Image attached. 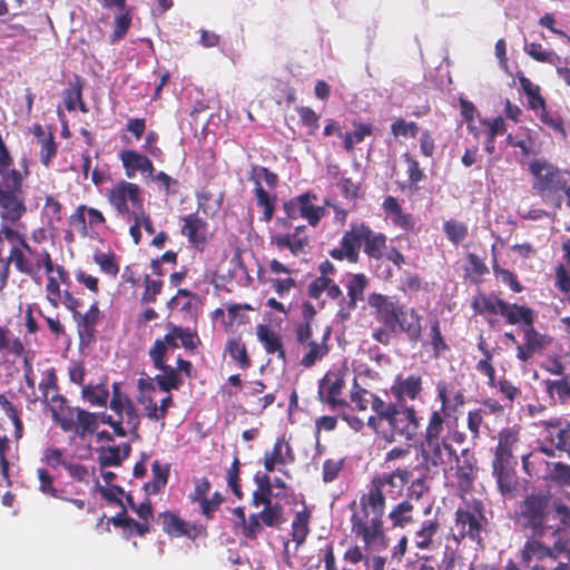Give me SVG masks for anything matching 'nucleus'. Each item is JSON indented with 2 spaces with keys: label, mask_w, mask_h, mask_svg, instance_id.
<instances>
[{
  "label": "nucleus",
  "mask_w": 570,
  "mask_h": 570,
  "mask_svg": "<svg viewBox=\"0 0 570 570\" xmlns=\"http://www.w3.org/2000/svg\"><path fill=\"white\" fill-rule=\"evenodd\" d=\"M367 286V278L363 274L353 275L347 283L348 301L342 299L338 316L343 320L350 317L351 311L356 307V303L363 299L364 291Z\"/></svg>",
  "instance_id": "12"
},
{
  "label": "nucleus",
  "mask_w": 570,
  "mask_h": 570,
  "mask_svg": "<svg viewBox=\"0 0 570 570\" xmlns=\"http://www.w3.org/2000/svg\"><path fill=\"white\" fill-rule=\"evenodd\" d=\"M98 462L101 468L120 465L122 462L121 446H101L98 450Z\"/></svg>",
  "instance_id": "36"
},
{
  "label": "nucleus",
  "mask_w": 570,
  "mask_h": 570,
  "mask_svg": "<svg viewBox=\"0 0 570 570\" xmlns=\"http://www.w3.org/2000/svg\"><path fill=\"white\" fill-rule=\"evenodd\" d=\"M308 236L305 234V226L295 227L293 233H277L271 235V245L278 252L288 249L293 256L306 254L308 247Z\"/></svg>",
  "instance_id": "11"
},
{
  "label": "nucleus",
  "mask_w": 570,
  "mask_h": 570,
  "mask_svg": "<svg viewBox=\"0 0 570 570\" xmlns=\"http://www.w3.org/2000/svg\"><path fill=\"white\" fill-rule=\"evenodd\" d=\"M157 370L161 373L156 375L155 380L161 391L169 392L170 390H178L183 384L180 374L173 366L165 363L164 368Z\"/></svg>",
  "instance_id": "26"
},
{
  "label": "nucleus",
  "mask_w": 570,
  "mask_h": 570,
  "mask_svg": "<svg viewBox=\"0 0 570 570\" xmlns=\"http://www.w3.org/2000/svg\"><path fill=\"white\" fill-rule=\"evenodd\" d=\"M0 218H1L0 242L2 239H7L12 244V246L20 245V240H24V238L17 230H14L11 227V225L17 224L20 219H17L14 222H9V220H6L1 215H0Z\"/></svg>",
  "instance_id": "51"
},
{
  "label": "nucleus",
  "mask_w": 570,
  "mask_h": 570,
  "mask_svg": "<svg viewBox=\"0 0 570 570\" xmlns=\"http://www.w3.org/2000/svg\"><path fill=\"white\" fill-rule=\"evenodd\" d=\"M431 344L433 347L434 355L436 357H439L444 351L449 348L448 344L445 343V340L441 334L438 321H434V323L431 326Z\"/></svg>",
  "instance_id": "58"
},
{
  "label": "nucleus",
  "mask_w": 570,
  "mask_h": 570,
  "mask_svg": "<svg viewBox=\"0 0 570 570\" xmlns=\"http://www.w3.org/2000/svg\"><path fill=\"white\" fill-rule=\"evenodd\" d=\"M546 391L550 396L557 394L561 403L570 399V383L567 377L561 380H547Z\"/></svg>",
  "instance_id": "37"
},
{
  "label": "nucleus",
  "mask_w": 570,
  "mask_h": 570,
  "mask_svg": "<svg viewBox=\"0 0 570 570\" xmlns=\"http://www.w3.org/2000/svg\"><path fill=\"white\" fill-rule=\"evenodd\" d=\"M456 460L458 487L462 492H469L472 489L475 472V461L469 450H463L461 456H454Z\"/></svg>",
  "instance_id": "13"
},
{
  "label": "nucleus",
  "mask_w": 570,
  "mask_h": 570,
  "mask_svg": "<svg viewBox=\"0 0 570 570\" xmlns=\"http://www.w3.org/2000/svg\"><path fill=\"white\" fill-rule=\"evenodd\" d=\"M352 531L361 537L367 549L381 550L385 548V538L382 528V518L365 514H353Z\"/></svg>",
  "instance_id": "5"
},
{
  "label": "nucleus",
  "mask_w": 570,
  "mask_h": 570,
  "mask_svg": "<svg viewBox=\"0 0 570 570\" xmlns=\"http://www.w3.org/2000/svg\"><path fill=\"white\" fill-rule=\"evenodd\" d=\"M368 304L376 311L377 321L382 322L393 334L397 333V316L401 311L397 302L390 296L372 294Z\"/></svg>",
  "instance_id": "10"
},
{
  "label": "nucleus",
  "mask_w": 570,
  "mask_h": 570,
  "mask_svg": "<svg viewBox=\"0 0 570 570\" xmlns=\"http://www.w3.org/2000/svg\"><path fill=\"white\" fill-rule=\"evenodd\" d=\"M279 464H284L286 462L285 456L288 458L289 462L294 461V455L292 452V448L288 443L284 442V439H277L275 442L272 452H269Z\"/></svg>",
  "instance_id": "57"
},
{
  "label": "nucleus",
  "mask_w": 570,
  "mask_h": 570,
  "mask_svg": "<svg viewBox=\"0 0 570 570\" xmlns=\"http://www.w3.org/2000/svg\"><path fill=\"white\" fill-rule=\"evenodd\" d=\"M154 479L151 482L145 484V489L148 494H155L160 491L167 483L168 469L163 468L158 461H155L151 465Z\"/></svg>",
  "instance_id": "35"
},
{
  "label": "nucleus",
  "mask_w": 570,
  "mask_h": 570,
  "mask_svg": "<svg viewBox=\"0 0 570 570\" xmlns=\"http://www.w3.org/2000/svg\"><path fill=\"white\" fill-rule=\"evenodd\" d=\"M444 232L449 239L454 244L462 242L468 235V228L464 224L458 222H446Z\"/></svg>",
  "instance_id": "54"
},
{
  "label": "nucleus",
  "mask_w": 570,
  "mask_h": 570,
  "mask_svg": "<svg viewBox=\"0 0 570 570\" xmlns=\"http://www.w3.org/2000/svg\"><path fill=\"white\" fill-rule=\"evenodd\" d=\"M312 199H315V196L309 193H305V200L301 217L307 219L312 226H315L323 217L324 208L313 205Z\"/></svg>",
  "instance_id": "40"
},
{
  "label": "nucleus",
  "mask_w": 570,
  "mask_h": 570,
  "mask_svg": "<svg viewBox=\"0 0 570 570\" xmlns=\"http://www.w3.org/2000/svg\"><path fill=\"white\" fill-rule=\"evenodd\" d=\"M120 160L129 178L135 177L137 171L147 173L149 176L153 175L154 166L150 159L135 150H122L120 153Z\"/></svg>",
  "instance_id": "15"
},
{
  "label": "nucleus",
  "mask_w": 570,
  "mask_h": 570,
  "mask_svg": "<svg viewBox=\"0 0 570 570\" xmlns=\"http://www.w3.org/2000/svg\"><path fill=\"white\" fill-rule=\"evenodd\" d=\"M99 309L97 303H94L85 314L75 312L73 318L77 322L80 335L85 332L90 334L98 322Z\"/></svg>",
  "instance_id": "31"
},
{
  "label": "nucleus",
  "mask_w": 570,
  "mask_h": 570,
  "mask_svg": "<svg viewBox=\"0 0 570 570\" xmlns=\"http://www.w3.org/2000/svg\"><path fill=\"white\" fill-rule=\"evenodd\" d=\"M500 315L505 317L510 324L523 322L524 326H527L533 323L532 309L517 304H501Z\"/></svg>",
  "instance_id": "23"
},
{
  "label": "nucleus",
  "mask_w": 570,
  "mask_h": 570,
  "mask_svg": "<svg viewBox=\"0 0 570 570\" xmlns=\"http://www.w3.org/2000/svg\"><path fill=\"white\" fill-rule=\"evenodd\" d=\"M363 246L364 253L368 257L380 259L383 257V252L386 247V237L382 233L373 232L368 226L364 224Z\"/></svg>",
  "instance_id": "20"
},
{
  "label": "nucleus",
  "mask_w": 570,
  "mask_h": 570,
  "mask_svg": "<svg viewBox=\"0 0 570 570\" xmlns=\"http://www.w3.org/2000/svg\"><path fill=\"white\" fill-rule=\"evenodd\" d=\"M330 335V328L326 330L321 342L314 341L303 346L306 350L305 355L301 360V364L305 367L313 366L318 360H322L328 352L326 340Z\"/></svg>",
  "instance_id": "24"
},
{
  "label": "nucleus",
  "mask_w": 570,
  "mask_h": 570,
  "mask_svg": "<svg viewBox=\"0 0 570 570\" xmlns=\"http://www.w3.org/2000/svg\"><path fill=\"white\" fill-rule=\"evenodd\" d=\"M12 165L8 149L0 150V215L9 222L27 213L23 175Z\"/></svg>",
  "instance_id": "1"
},
{
  "label": "nucleus",
  "mask_w": 570,
  "mask_h": 570,
  "mask_svg": "<svg viewBox=\"0 0 570 570\" xmlns=\"http://www.w3.org/2000/svg\"><path fill=\"white\" fill-rule=\"evenodd\" d=\"M174 333L186 350L194 351L197 348L199 340L195 332L176 325V327H174Z\"/></svg>",
  "instance_id": "48"
},
{
  "label": "nucleus",
  "mask_w": 570,
  "mask_h": 570,
  "mask_svg": "<svg viewBox=\"0 0 570 570\" xmlns=\"http://www.w3.org/2000/svg\"><path fill=\"white\" fill-rule=\"evenodd\" d=\"M171 402L173 400L170 396L163 399L160 405H157L151 400H148V405L145 406L146 415L153 421L164 419Z\"/></svg>",
  "instance_id": "47"
},
{
  "label": "nucleus",
  "mask_w": 570,
  "mask_h": 570,
  "mask_svg": "<svg viewBox=\"0 0 570 570\" xmlns=\"http://www.w3.org/2000/svg\"><path fill=\"white\" fill-rule=\"evenodd\" d=\"M83 396L92 405H106L109 399L108 389L105 385L86 386L82 391Z\"/></svg>",
  "instance_id": "44"
},
{
  "label": "nucleus",
  "mask_w": 570,
  "mask_h": 570,
  "mask_svg": "<svg viewBox=\"0 0 570 570\" xmlns=\"http://www.w3.org/2000/svg\"><path fill=\"white\" fill-rule=\"evenodd\" d=\"M391 428L390 435H385L386 441L394 442L395 436L403 438L405 441L414 440L420 428V420L415 410L410 406H399L387 421Z\"/></svg>",
  "instance_id": "6"
},
{
  "label": "nucleus",
  "mask_w": 570,
  "mask_h": 570,
  "mask_svg": "<svg viewBox=\"0 0 570 570\" xmlns=\"http://www.w3.org/2000/svg\"><path fill=\"white\" fill-rule=\"evenodd\" d=\"M168 347L164 344V342L158 338L154 342L153 346L149 348V357L155 366V368H164L165 356L168 353Z\"/></svg>",
  "instance_id": "52"
},
{
  "label": "nucleus",
  "mask_w": 570,
  "mask_h": 570,
  "mask_svg": "<svg viewBox=\"0 0 570 570\" xmlns=\"http://www.w3.org/2000/svg\"><path fill=\"white\" fill-rule=\"evenodd\" d=\"M261 520L267 527H278L283 521V508L279 504L268 503L259 513Z\"/></svg>",
  "instance_id": "43"
},
{
  "label": "nucleus",
  "mask_w": 570,
  "mask_h": 570,
  "mask_svg": "<svg viewBox=\"0 0 570 570\" xmlns=\"http://www.w3.org/2000/svg\"><path fill=\"white\" fill-rule=\"evenodd\" d=\"M550 478L561 484L568 483L570 481V465L562 462L552 463Z\"/></svg>",
  "instance_id": "64"
},
{
  "label": "nucleus",
  "mask_w": 570,
  "mask_h": 570,
  "mask_svg": "<svg viewBox=\"0 0 570 570\" xmlns=\"http://www.w3.org/2000/svg\"><path fill=\"white\" fill-rule=\"evenodd\" d=\"M204 222L196 215H188L184 218L181 228L183 235L187 236L193 244H199L204 240Z\"/></svg>",
  "instance_id": "27"
},
{
  "label": "nucleus",
  "mask_w": 570,
  "mask_h": 570,
  "mask_svg": "<svg viewBox=\"0 0 570 570\" xmlns=\"http://www.w3.org/2000/svg\"><path fill=\"white\" fill-rule=\"evenodd\" d=\"M343 468V460H326L323 463V481L328 483L337 479Z\"/></svg>",
  "instance_id": "60"
},
{
  "label": "nucleus",
  "mask_w": 570,
  "mask_h": 570,
  "mask_svg": "<svg viewBox=\"0 0 570 570\" xmlns=\"http://www.w3.org/2000/svg\"><path fill=\"white\" fill-rule=\"evenodd\" d=\"M525 346L529 351L539 352L548 343L547 337L538 333L532 324L523 326Z\"/></svg>",
  "instance_id": "42"
},
{
  "label": "nucleus",
  "mask_w": 570,
  "mask_h": 570,
  "mask_svg": "<svg viewBox=\"0 0 570 570\" xmlns=\"http://www.w3.org/2000/svg\"><path fill=\"white\" fill-rule=\"evenodd\" d=\"M504 303L505 302L500 298L483 295L474 301L473 306L480 313L489 312L491 314H500L501 304Z\"/></svg>",
  "instance_id": "45"
},
{
  "label": "nucleus",
  "mask_w": 570,
  "mask_h": 570,
  "mask_svg": "<svg viewBox=\"0 0 570 570\" xmlns=\"http://www.w3.org/2000/svg\"><path fill=\"white\" fill-rule=\"evenodd\" d=\"M443 423L444 419L442 413L439 411L432 412L423 441H445L444 439H441Z\"/></svg>",
  "instance_id": "38"
},
{
  "label": "nucleus",
  "mask_w": 570,
  "mask_h": 570,
  "mask_svg": "<svg viewBox=\"0 0 570 570\" xmlns=\"http://www.w3.org/2000/svg\"><path fill=\"white\" fill-rule=\"evenodd\" d=\"M63 102L69 111L76 110L77 106H79L82 111H86L81 101V89L78 86H73L65 90Z\"/></svg>",
  "instance_id": "53"
},
{
  "label": "nucleus",
  "mask_w": 570,
  "mask_h": 570,
  "mask_svg": "<svg viewBox=\"0 0 570 570\" xmlns=\"http://www.w3.org/2000/svg\"><path fill=\"white\" fill-rule=\"evenodd\" d=\"M363 229L364 224H353L341 239V245L345 247L346 259L352 263L358 259V249L363 245Z\"/></svg>",
  "instance_id": "18"
},
{
  "label": "nucleus",
  "mask_w": 570,
  "mask_h": 570,
  "mask_svg": "<svg viewBox=\"0 0 570 570\" xmlns=\"http://www.w3.org/2000/svg\"><path fill=\"white\" fill-rule=\"evenodd\" d=\"M372 134V127L370 125L360 124L352 134H345L344 148L348 151L353 150L354 145L364 140L365 136Z\"/></svg>",
  "instance_id": "46"
},
{
  "label": "nucleus",
  "mask_w": 570,
  "mask_h": 570,
  "mask_svg": "<svg viewBox=\"0 0 570 570\" xmlns=\"http://www.w3.org/2000/svg\"><path fill=\"white\" fill-rule=\"evenodd\" d=\"M542 537H532L529 533L527 541L522 549L519 551L520 559L524 566L532 570L530 566L533 560L541 561L546 558H550V547L541 542Z\"/></svg>",
  "instance_id": "14"
},
{
  "label": "nucleus",
  "mask_w": 570,
  "mask_h": 570,
  "mask_svg": "<svg viewBox=\"0 0 570 570\" xmlns=\"http://www.w3.org/2000/svg\"><path fill=\"white\" fill-rule=\"evenodd\" d=\"M230 357L238 363L242 368L249 366L250 362L246 352L245 344L240 340L233 338L226 347Z\"/></svg>",
  "instance_id": "39"
},
{
  "label": "nucleus",
  "mask_w": 570,
  "mask_h": 570,
  "mask_svg": "<svg viewBox=\"0 0 570 570\" xmlns=\"http://www.w3.org/2000/svg\"><path fill=\"white\" fill-rule=\"evenodd\" d=\"M422 466L426 471H433L455 456V451L446 441H422L420 445Z\"/></svg>",
  "instance_id": "9"
},
{
  "label": "nucleus",
  "mask_w": 570,
  "mask_h": 570,
  "mask_svg": "<svg viewBox=\"0 0 570 570\" xmlns=\"http://www.w3.org/2000/svg\"><path fill=\"white\" fill-rule=\"evenodd\" d=\"M439 524L435 521L423 522L421 529L415 533V544L420 549H428L432 543V538L438 532Z\"/></svg>",
  "instance_id": "34"
},
{
  "label": "nucleus",
  "mask_w": 570,
  "mask_h": 570,
  "mask_svg": "<svg viewBox=\"0 0 570 570\" xmlns=\"http://www.w3.org/2000/svg\"><path fill=\"white\" fill-rule=\"evenodd\" d=\"M361 504L363 507V514H370V509L372 517H383L385 508V497L384 491L381 489L380 482L372 481V485L368 490V493L363 495V498L361 499Z\"/></svg>",
  "instance_id": "16"
},
{
  "label": "nucleus",
  "mask_w": 570,
  "mask_h": 570,
  "mask_svg": "<svg viewBox=\"0 0 570 570\" xmlns=\"http://www.w3.org/2000/svg\"><path fill=\"white\" fill-rule=\"evenodd\" d=\"M511 459L512 451L510 446V439L508 435H501L499 444L497 446L495 456L492 463L493 471L508 469Z\"/></svg>",
  "instance_id": "30"
},
{
  "label": "nucleus",
  "mask_w": 570,
  "mask_h": 570,
  "mask_svg": "<svg viewBox=\"0 0 570 570\" xmlns=\"http://www.w3.org/2000/svg\"><path fill=\"white\" fill-rule=\"evenodd\" d=\"M530 170L535 178L533 187L543 197L562 190L567 186L566 175L551 164L535 160L530 165Z\"/></svg>",
  "instance_id": "3"
},
{
  "label": "nucleus",
  "mask_w": 570,
  "mask_h": 570,
  "mask_svg": "<svg viewBox=\"0 0 570 570\" xmlns=\"http://www.w3.org/2000/svg\"><path fill=\"white\" fill-rule=\"evenodd\" d=\"M118 416L121 424L126 423L131 432L135 433L137 431L139 426V417L132 403L125 404L124 411Z\"/></svg>",
  "instance_id": "59"
},
{
  "label": "nucleus",
  "mask_w": 570,
  "mask_h": 570,
  "mask_svg": "<svg viewBox=\"0 0 570 570\" xmlns=\"http://www.w3.org/2000/svg\"><path fill=\"white\" fill-rule=\"evenodd\" d=\"M257 337L264 344L267 353H277L279 358H285L282 341L279 336L266 325L257 326Z\"/></svg>",
  "instance_id": "25"
},
{
  "label": "nucleus",
  "mask_w": 570,
  "mask_h": 570,
  "mask_svg": "<svg viewBox=\"0 0 570 570\" xmlns=\"http://www.w3.org/2000/svg\"><path fill=\"white\" fill-rule=\"evenodd\" d=\"M345 387L344 373L337 370L328 371L318 382V400L331 411H340L347 406L342 397Z\"/></svg>",
  "instance_id": "4"
},
{
  "label": "nucleus",
  "mask_w": 570,
  "mask_h": 570,
  "mask_svg": "<svg viewBox=\"0 0 570 570\" xmlns=\"http://www.w3.org/2000/svg\"><path fill=\"white\" fill-rule=\"evenodd\" d=\"M482 125L485 128V151L492 154L495 149L494 139L498 135H502L505 131V122L502 117L494 119H484Z\"/></svg>",
  "instance_id": "29"
},
{
  "label": "nucleus",
  "mask_w": 570,
  "mask_h": 570,
  "mask_svg": "<svg viewBox=\"0 0 570 570\" xmlns=\"http://www.w3.org/2000/svg\"><path fill=\"white\" fill-rule=\"evenodd\" d=\"M259 514H250L246 519L245 524H242V533L244 537L250 540H255L258 534L263 531V525L259 521Z\"/></svg>",
  "instance_id": "55"
},
{
  "label": "nucleus",
  "mask_w": 570,
  "mask_h": 570,
  "mask_svg": "<svg viewBox=\"0 0 570 570\" xmlns=\"http://www.w3.org/2000/svg\"><path fill=\"white\" fill-rule=\"evenodd\" d=\"M550 510V498L542 493H531L520 503L517 523L532 537H543L548 530L547 518Z\"/></svg>",
  "instance_id": "2"
},
{
  "label": "nucleus",
  "mask_w": 570,
  "mask_h": 570,
  "mask_svg": "<svg viewBox=\"0 0 570 570\" xmlns=\"http://www.w3.org/2000/svg\"><path fill=\"white\" fill-rule=\"evenodd\" d=\"M411 476L412 472L409 469H396L390 474H384L381 478L374 479L373 482H380L383 491L386 487H390V493L392 497H396L402 492Z\"/></svg>",
  "instance_id": "21"
},
{
  "label": "nucleus",
  "mask_w": 570,
  "mask_h": 570,
  "mask_svg": "<svg viewBox=\"0 0 570 570\" xmlns=\"http://www.w3.org/2000/svg\"><path fill=\"white\" fill-rule=\"evenodd\" d=\"M308 522L309 512L307 510L296 512L292 522V539L296 542V548L305 541L309 532Z\"/></svg>",
  "instance_id": "28"
},
{
  "label": "nucleus",
  "mask_w": 570,
  "mask_h": 570,
  "mask_svg": "<svg viewBox=\"0 0 570 570\" xmlns=\"http://www.w3.org/2000/svg\"><path fill=\"white\" fill-rule=\"evenodd\" d=\"M45 250L32 248L26 240H20V245L11 247L9 259L17 271L36 279L39 276V261Z\"/></svg>",
  "instance_id": "7"
},
{
  "label": "nucleus",
  "mask_w": 570,
  "mask_h": 570,
  "mask_svg": "<svg viewBox=\"0 0 570 570\" xmlns=\"http://www.w3.org/2000/svg\"><path fill=\"white\" fill-rule=\"evenodd\" d=\"M163 523V529L170 535H185L188 533L187 524L173 513L165 512L159 515Z\"/></svg>",
  "instance_id": "32"
},
{
  "label": "nucleus",
  "mask_w": 570,
  "mask_h": 570,
  "mask_svg": "<svg viewBox=\"0 0 570 570\" xmlns=\"http://www.w3.org/2000/svg\"><path fill=\"white\" fill-rule=\"evenodd\" d=\"M65 469L68 471L70 478L79 482H89L90 471L83 464L70 463L65 464Z\"/></svg>",
  "instance_id": "62"
},
{
  "label": "nucleus",
  "mask_w": 570,
  "mask_h": 570,
  "mask_svg": "<svg viewBox=\"0 0 570 570\" xmlns=\"http://www.w3.org/2000/svg\"><path fill=\"white\" fill-rule=\"evenodd\" d=\"M94 261L99 265L100 269L108 275L116 276L119 272V267L115 262V258L110 254L97 252L94 255Z\"/></svg>",
  "instance_id": "50"
},
{
  "label": "nucleus",
  "mask_w": 570,
  "mask_h": 570,
  "mask_svg": "<svg viewBox=\"0 0 570 570\" xmlns=\"http://www.w3.org/2000/svg\"><path fill=\"white\" fill-rule=\"evenodd\" d=\"M108 200L120 216L129 215L128 202L131 203L132 208L142 206L139 186L125 180L108 191Z\"/></svg>",
  "instance_id": "8"
},
{
  "label": "nucleus",
  "mask_w": 570,
  "mask_h": 570,
  "mask_svg": "<svg viewBox=\"0 0 570 570\" xmlns=\"http://www.w3.org/2000/svg\"><path fill=\"white\" fill-rule=\"evenodd\" d=\"M131 19L128 13L120 14L115 19V30L111 36V42L115 43L124 38L130 27Z\"/></svg>",
  "instance_id": "61"
},
{
  "label": "nucleus",
  "mask_w": 570,
  "mask_h": 570,
  "mask_svg": "<svg viewBox=\"0 0 570 570\" xmlns=\"http://www.w3.org/2000/svg\"><path fill=\"white\" fill-rule=\"evenodd\" d=\"M422 390V381L417 375H410L406 379L397 377L392 386V393L400 401L414 400Z\"/></svg>",
  "instance_id": "17"
},
{
  "label": "nucleus",
  "mask_w": 570,
  "mask_h": 570,
  "mask_svg": "<svg viewBox=\"0 0 570 570\" xmlns=\"http://www.w3.org/2000/svg\"><path fill=\"white\" fill-rule=\"evenodd\" d=\"M412 503H410L409 501H403L393 508L389 517L394 525L403 527L412 519Z\"/></svg>",
  "instance_id": "41"
},
{
  "label": "nucleus",
  "mask_w": 570,
  "mask_h": 570,
  "mask_svg": "<svg viewBox=\"0 0 570 570\" xmlns=\"http://www.w3.org/2000/svg\"><path fill=\"white\" fill-rule=\"evenodd\" d=\"M368 397L372 401L371 409L377 414V416H370L367 425L375 431H379L382 423L384 421L387 423L399 406L392 403H385L376 395H368Z\"/></svg>",
  "instance_id": "22"
},
{
  "label": "nucleus",
  "mask_w": 570,
  "mask_h": 570,
  "mask_svg": "<svg viewBox=\"0 0 570 570\" xmlns=\"http://www.w3.org/2000/svg\"><path fill=\"white\" fill-rule=\"evenodd\" d=\"M40 144H41L40 160L45 166H48L50 160L57 154V146H56L52 135L42 136L40 138Z\"/></svg>",
  "instance_id": "56"
},
{
  "label": "nucleus",
  "mask_w": 570,
  "mask_h": 570,
  "mask_svg": "<svg viewBox=\"0 0 570 570\" xmlns=\"http://www.w3.org/2000/svg\"><path fill=\"white\" fill-rule=\"evenodd\" d=\"M397 333L403 332L412 342H416L421 336V322L414 309L401 308L397 316Z\"/></svg>",
  "instance_id": "19"
},
{
  "label": "nucleus",
  "mask_w": 570,
  "mask_h": 570,
  "mask_svg": "<svg viewBox=\"0 0 570 570\" xmlns=\"http://www.w3.org/2000/svg\"><path fill=\"white\" fill-rule=\"evenodd\" d=\"M305 200V194L299 195L283 205L284 212L288 218L296 219L302 216L303 206Z\"/></svg>",
  "instance_id": "63"
},
{
  "label": "nucleus",
  "mask_w": 570,
  "mask_h": 570,
  "mask_svg": "<svg viewBox=\"0 0 570 570\" xmlns=\"http://www.w3.org/2000/svg\"><path fill=\"white\" fill-rule=\"evenodd\" d=\"M97 425V417L95 414L89 413L85 410L77 409L75 432L78 435L85 436V434L87 433L95 432Z\"/></svg>",
  "instance_id": "33"
},
{
  "label": "nucleus",
  "mask_w": 570,
  "mask_h": 570,
  "mask_svg": "<svg viewBox=\"0 0 570 570\" xmlns=\"http://www.w3.org/2000/svg\"><path fill=\"white\" fill-rule=\"evenodd\" d=\"M391 131L395 137H415L419 132L416 122H406L403 119H397L391 125Z\"/></svg>",
  "instance_id": "49"
}]
</instances>
